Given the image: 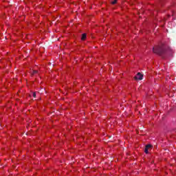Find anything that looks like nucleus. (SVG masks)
I'll list each match as a JSON object with an SVG mask.
<instances>
[{
  "instance_id": "7ed1b4c3",
  "label": "nucleus",
  "mask_w": 176,
  "mask_h": 176,
  "mask_svg": "<svg viewBox=\"0 0 176 176\" xmlns=\"http://www.w3.org/2000/svg\"><path fill=\"white\" fill-rule=\"evenodd\" d=\"M151 148H152V145L151 144H147L146 146H145V148H144V153H146V154L149 153V149H151Z\"/></svg>"
},
{
  "instance_id": "f257e3e1",
  "label": "nucleus",
  "mask_w": 176,
  "mask_h": 176,
  "mask_svg": "<svg viewBox=\"0 0 176 176\" xmlns=\"http://www.w3.org/2000/svg\"><path fill=\"white\" fill-rule=\"evenodd\" d=\"M153 52L155 54H158V56H163L164 54H166L167 53V47L164 44H162L161 45H157L155 47H153Z\"/></svg>"
},
{
  "instance_id": "f03ea898",
  "label": "nucleus",
  "mask_w": 176,
  "mask_h": 176,
  "mask_svg": "<svg viewBox=\"0 0 176 176\" xmlns=\"http://www.w3.org/2000/svg\"><path fill=\"white\" fill-rule=\"evenodd\" d=\"M142 78H144V76L140 72L135 76L136 80H142Z\"/></svg>"
},
{
  "instance_id": "20e7f679",
  "label": "nucleus",
  "mask_w": 176,
  "mask_h": 176,
  "mask_svg": "<svg viewBox=\"0 0 176 176\" xmlns=\"http://www.w3.org/2000/svg\"><path fill=\"white\" fill-rule=\"evenodd\" d=\"M87 34L85 33L82 34L81 39L82 41H85L86 39Z\"/></svg>"
},
{
  "instance_id": "39448f33",
  "label": "nucleus",
  "mask_w": 176,
  "mask_h": 176,
  "mask_svg": "<svg viewBox=\"0 0 176 176\" xmlns=\"http://www.w3.org/2000/svg\"><path fill=\"white\" fill-rule=\"evenodd\" d=\"M31 74H32V75H35V74H38V71H36V70H32L31 71Z\"/></svg>"
},
{
  "instance_id": "423d86ee",
  "label": "nucleus",
  "mask_w": 176,
  "mask_h": 176,
  "mask_svg": "<svg viewBox=\"0 0 176 176\" xmlns=\"http://www.w3.org/2000/svg\"><path fill=\"white\" fill-rule=\"evenodd\" d=\"M118 2V0H114L111 1L112 5H115Z\"/></svg>"
},
{
  "instance_id": "0eeeda50",
  "label": "nucleus",
  "mask_w": 176,
  "mask_h": 176,
  "mask_svg": "<svg viewBox=\"0 0 176 176\" xmlns=\"http://www.w3.org/2000/svg\"><path fill=\"white\" fill-rule=\"evenodd\" d=\"M33 97H34V98H36V93H35V92L33 93Z\"/></svg>"
}]
</instances>
